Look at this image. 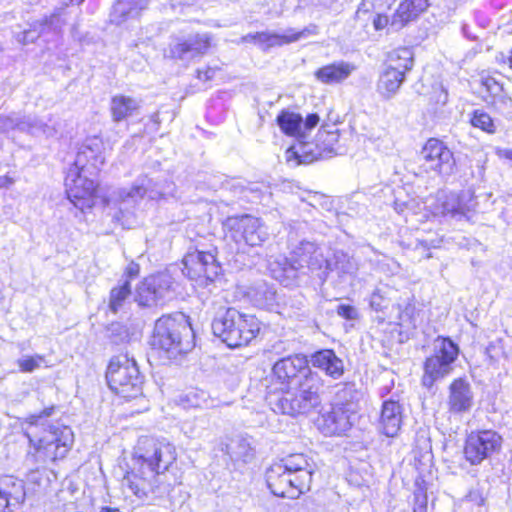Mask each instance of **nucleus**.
<instances>
[{
	"label": "nucleus",
	"instance_id": "nucleus-21",
	"mask_svg": "<svg viewBox=\"0 0 512 512\" xmlns=\"http://www.w3.org/2000/svg\"><path fill=\"white\" fill-rule=\"evenodd\" d=\"M104 144L98 137L87 138L79 147L72 166L89 171V175L96 173L104 164Z\"/></svg>",
	"mask_w": 512,
	"mask_h": 512
},
{
	"label": "nucleus",
	"instance_id": "nucleus-34",
	"mask_svg": "<svg viewBox=\"0 0 512 512\" xmlns=\"http://www.w3.org/2000/svg\"><path fill=\"white\" fill-rule=\"evenodd\" d=\"M413 67V53L408 48H399L389 53L386 68L392 71L406 72Z\"/></svg>",
	"mask_w": 512,
	"mask_h": 512
},
{
	"label": "nucleus",
	"instance_id": "nucleus-18",
	"mask_svg": "<svg viewBox=\"0 0 512 512\" xmlns=\"http://www.w3.org/2000/svg\"><path fill=\"white\" fill-rule=\"evenodd\" d=\"M355 413L340 405L331 406L329 411L322 413L316 421L318 429L326 436L341 435L353 425Z\"/></svg>",
	"mask_w": 512,
	"mask_h": 512
},
{
	"label": "nucleus",
	"instance_id": "nucleus-39",
	"mask_svg": "<svg viewBox=\"0 0 512 512\" xmlns=\"http://www.w3.org/2000/svg\"><path fill=\"white\" fill-rule=\"evenodd\" d=\"M46 25H55L54 20L52 19L50 23L40 22V20L30 23L28 28L16 33V40L23 45L33 43L41 35L46 34Z\"/></svg>",
	"mask_w": 512,
	"mask_h": 512
},
{
	"label": "nucleus",
	"instance_id": "nucleus-10",
	"mask_svg": "<svg viewBox=\"0 0 512 512\" xmlns=\"http://www.w3.org/2000/svg\"><path fill=\"white\" fill-rule=\"evenodd\" d=\"M227 229L226 239L243 242L247 246L262 245L268 239V232L262 221L250 215L229 217L224 223Z\"/></svg>",
	"mask_w": 512,
	"mask_h": 512
},
{
	"label": "nucleus",
	"instance_id": "nucleus-14",
	"mask_svg": "<svg viewBox=\"0 0 512 512\" xmlns=\"http://www.w3.org/2000/svg\"><path fill=\"white\" fill-rule=\"evenodd\" d=\"M273 376L287 390L308 379L311 375H318L312 371L305 356L294 355L278 360L273 366Z\"/></svg>",
	"mask_w": 512,
	"mask_h": 512
},
{
	"label": "nucleus",
	"instance_id": "nucleus-61",
	"mask_svg": "<svg viewBox=\"0 0 512 512\" xmlns=\"http://www.w3.org/2000/svg\"><path fill=\"white\" fill-rule=\"evenodd\" d=\"M101 512H120V510L117 508L105 507L101 510Z\"/></svg>",
	"mask_w": 512,
	"mask_h": 512
},
{
	"label": "nucleus",
	"instance_id": "nucleus-40",
	"mask_svg": "<svg viewBox=\"0 0 512 512\" xmlns=\"http://www.w3.org/2000/svg\"><path fill=\"white\" fill-rule=\"evenodd\" d=\"M315 34H317V26L312 24L300 31H296L292 28L287 29L283 34L271 35L269 39L278 40L277 43L279 44H288Z\"/></svg>",
	"mask_w": 512,
	"mask_h": 512
},
{
	"label": "nucleus",
	"instance_id": "nucleus-42",
	"mask_svg": "<svg viewBox=\"0 0 512 512\" xmlns=\"http://www.w3.org/2000/svg\"><path fill=\"white\" fill-rule=\"evenodd\" d=\"M390 289L387 286L376 288L370 296V307L375 311H383L389 305L388 294Z\"/></svg>",
	"mask_w": 512,
	"mask_h": 512
},
{
	"label": "nucleus",
	"instance_id": "nucleus-37",
	"mask_svg": "<svg viewBox=\"0 0 512 512\" xmlns=\"http://www.w3.org/2000/svg\"><path fill=\"white\" fill-rule=\"evenodd\" d=\"M357 395L358 393L355 388V384L345 383L339 386L333 405H340L343 408H349L351 412L356 414L357 405L355 401L357 399Z\"/></svg>",
	"mask_w": 512,
	"mask_h": 512
},
{
	"label": "nucleus",
	"instance_id": "nucleus-29",
	"mask_svg": "<svg viewBox=\"0 0 512 512\" xmlns=\"http://www.w3.org/2000/svg\"><path fill=\"white\" fill-rule=\"evenodd\" d=\"M149 0H117L110 14V21L120 25L138 17L147 8Z\"/></svg>",
	"mask_w": 512,
	"mask_h": 512
},
{
	"label": "nucleus",
	"instance_id": "nucleus-51",
	"mask_svg": "<svg viewBox=\"0 0 512 512\" xmlns=\"http://www.w3.org/2000/svg\"><path fill=\"white\" fill-rule=\"evenodd\" d=\"M382 385L379 388V395L385 397L394 388V376L391 373H386L381 376Z\"/></svg>",
	"mask_w": 512,
	"mask_h": 512
},
{
	"label": "nucleus",
	"instance_id": "nucleus-28",
	"mask_svg": "<svg viewBox=\"0 0 512 512\" xmlns=\"http://www.w3.org/2000/svg\"><path fill=\"white\" fill-rule=\"evenodd\" d=\"M428 7V0H405L391 17L390 26L394 30L402 29L415 20Z\"/></svg>",
	"mask_w": 512,
	"mask_h": 512
},
{
	"label": "nucleus",
	"instance_id": "nucleus-48",
	"mask_svg": "<svg viewBox=\"0 0 512 512\" xmlns=\"http://www.w3.org/2000/svg\"><path fill=\"white\" fill-rule=\"evenodd\" d=\"M44 357L41 355L28 356L18 359L17 364L21 372H33L38 369Z\"/></svg>",
	"mask_w": 512,
	"mask_h": 512
},
{
	"label": "nucleus",
	"instance_id": "nucleus-63",
	"mask_svg": "<svg viewBox=\"0 0 512 512\" xmlns=\"http://www.w3.org/2000/svg\"><path fill=\"white\" fill-rule=\"evenodd\" d=\"M83 1H84V0H69V2H70L71 4H80V3H82Z\"/></svg>",
	"mask_w": 512,
	"mask_h": 512
},
{
	"label": "nucleus",
	"instance_id": "nucleus-6",
	"mask_svg": "<svg viewBox=\"0 0 512 512\" xmlns=\"http://www.w3.org/2000/svg\"><path fill=\"white\" fill-rule=\"evenodd\" d=\"M193 331L183 314L162 316L154 327V347L167 353L168 358L189 352L193 347Z\"/></svg>",
	"mask_w": 512,
	"mask_h": 512
},
{
	"label": "nucleus",
	"instance_id": "nucleus-23",
	"mask_svg": "<svg viewBox=\"0 0 512 512\" xmlns=\"http://www.w3.org/2000/svg\"><path fill=\"white\" fill-rule=\"evenodd\" d=\"M24 481L13 476L0 478V507L4 512H12L25 501Z\"/></svg>",
	"mask_w": 512,
	"mask_h": 512
},
{
	"label": "nucleus",
	"instance_id": "nucleus-45",
	"mask_svg": "<svg viewBox=\"0 0 512 512\" xmlns=\"http://www.w3.org/2000/svg\"><path fill=\"white\" fill-rule=\"evenodd\" d=\"M480 83L491 96L503 97V85L495 76L489 73H482L480 75Z\"/></svg>",
	"mask_w": 512,
	"mask_h": 512
},
{
	"label": "nucleus",
	"instance_id": "nucleus-44",
	"mask_svg": "<svg viewBox=\"0 0 512 512\" xmlns=\"http://www.w3.org/2000/svg\"><path fill=\"white\" fill-rule=\"evenodd\" d=\"M54 20L55 25H46V33L53 32L59 33L62 30V27L66 24V13L63 8H57L50 16L43 17L40 22L50 23L51 20Z\"/></svg>",
	"mask_w": 512,
	"mask_h": 512
},
{
	"label": "nucleus",
	"instance_id": "nucleus-1",
	"mask_svg": "<svg viewBox=\"0 0 512 512\" xmlns=\"http://www.w3.org/2000/svg\"><path fill=\"white\" fill-rule=\"evenodd\" d=\"M54 407L40 414L30 415L25 423V436L34 451H28L26 461L32 465L45 464L48 460L64 458L72 447L74 435L68 426L48 424L46 417L52 415Z\"/></svg>",
	"mask_w": 512,
	"mask_h": 512
},
{
	"label": "nucleus",
	"instance_id": "nucleus-25",
	"mask_svg": "<svg viewBox=\"0 0 512 512\" xmlns=\"http://www.w3.org/2000/svg\"><path fill=\"white\" fill-rule=\"evenodd\" d=\"M18 129L20 131L28 132L32 135H45L51 137L56 134L55 127L42 123L35 118H25L20 120L15 114L3 115L0 114V130L8 132L9 130Z\"/></svg>",
	"mask_w": 512,
	"mask_h": 512
},
{
	"label": "nucleus",
	"instance_id": "nucleus-49",
	"mask_svg": "<svg viewBox=\"0 0 512 512\" xmlns=\"http://www.w3.org/2000/svg\"><path fill=\"white\" fill-rule=\"evenodd\" d=\"M199 422L203 423V420L185 421L181 428L183 433L189 438L200 437L202 427L198 425Z\"/></svg>",
	"mask_w": 512,
	"mask_h": 512
},
{
	"label": "nucleus",
	"instance_id": "nucleus-58",
	"mask_svg": "<svg viewBox=\"0 0 512 512\" xmlns=\"http://www.w3.org/2000/svg\"><path fill=\"white\" fill-rule=\"evenodd\" d=\"M15 183L14 178L9 175L0 176V189L1 188H9Z\"/></svg>",
	"mask_w": 512,
	"mask_h": 512
},
{
	"label": "nucleus",
	"instance_id": "nucleus-43",
	"mask_svg": "<svg viewBox=\"0 0 512 512\" xmlns=\"http://www.w3.org/2000/svg\"><path fill=\"white\" fill-rule=\"evenodd\" d=\"M206 392L202 390H191L181 397V405L184 408H199L206 406Z\"/></svg>",
	"mask_w": 512,
	"mask_h": 512
},
{
	"label": "nucleus",
	"instance_id": "nucleus-19",
	"mask_svg": "<svg viewBox=\"0 0 512 512\" xmlns=\"http://www.w3.org/2000/svg\"><path fill=\"white\" fill-rule=\"evenodd\" d=\"M211 45L209 34H193L187 37H177L169 46L171 57L180 60H191L204 55Z\"/></svg>",
	"mask_w": 512,
	"mask_h": 512
},
{
	"label": "nucleus",
	"instance_id": "nucleus-33",
	"mask_svg": "<svg viewBox=\"0 0 512 512\" xmlns=\"http://www.w3.org/2000/svg\"><path fill=\"white\" fill-rule=\"evenodd\" d=\"M226 452L233 461L249 462L253 458V448L248 438L236 436L226 444Z\"/></svg>",
	"mask_w": 512,
	"mask_h": 512
},
{
	"label": "nucleus",
	"instance_id": "nucleus-22",
	"mask_svg": "<svg viewBox=\"0 0 512 512\" xmlns=\"http://www.w3.org/2000/svg\"><path fill=\"white\" fill-rule=\"evenodd\" d=\"M474 405V392L465 378L454 379L448 387L447 407L451 414L468 413Z\"/></svg>",
	"mask_w": 512,
	"mask_h": 512
},
{
	"label": "nucleus",
	"instance_id": "nucleus-2",
	"mask_svg": "<svg viewBox=\"0 0 512 512\" xmlns=\"http://www.w3.org/2000/svg\"><path fill=\"white\" fill-rule=\"evenodd\" d=\"M144 452L133 458V464L123 480V488L138 498L153 491L156 475L164 473L176 460L174 445L165 440L146 439Z\"/></svg>",
	"mask_w": 512,
	"mask_h": 512
},
{
	"label": "nucleus",
	"instance_id": "nucleus-54",
	"mask_svg": "<svg viewBox=\"0 0 512 512\" xmlns=\"http://www.w3.org/2000/svg\"><path fill=\"white\" fill-rule=\"evenodd\" d=\"M217 69L212 67H206L204 69H197V78L202 81H209L214 78Z\"/></svg>",
	"mask_w": 512,
	"mask_h": 512
},
{
	"label": "nucleus",
	"instance_id": "nucleus-35",
	"mask_svg": "<svg viewBox=\"0 0 512 512\" xmlns=\"http://www.w3.org/2000/svg\"><path fill=\"white\" fill-rule=\"evenodd\" d=\"M277 123L280 129L287 135L302 136L303 132V118L300 114L282 111L277 116Z\"/></svg>",
	"mask_w": 512,
	"mask_h": 512
},
{
	"label": "nucleus",
	"instance_id": "nucleus-47",
	"mask_svg": "<svg viewBox=\"0 0 512 512\" xmlns=\"http://www.w3.org/2000/svg\"><path fill=\"white\" fill-rule=\"evenodd\" d=\"M394 0H362L358 12L379 11L385 12L389 9Z\"/></svg>",
	"mask_w": 512,
	"mask_h": 512
},
{
	"label": "nucleus",
	"instance_id": "nucleus-50",
	"mask_svg": "<svg viewBox=\"0 0 512 512\" xmlns=\"http://www.w3.org/2000/svg\"><path fill=\"white\" fill-rule=\"evenodd\" d=\"M337 314L347 320H355L359 316L357 309L349 304H340L337 307Z\"/></svg>",
	"mask_w": 512,
	"mask_h": 512
},
{
	"label": "nucleus",
	"instance_id": "nucleus-56",
	"mask_svg": "<svg viewBox=\"0 0 512 512\" xmlns=\"http://www.w3.org/2000/svg\"><path fill=\"white\" fill-rule=\"evenodd\" d=\"M319 116L316 113L309 114L305 122H303V129L305 130H311L313 129L318 123H319Z\"/></svg>",
	"mask_w": 512,
	"mask_h": 512
},
{
	"label": "nucleus",
	"instance_id": "nucleus-13",
	"mask_svg": "<svg viewBox=\"0 0 512 512\" xmlns=\"http://www.w3.org/2000/svg\"><path fill=\"white\" fill-rule=\"evenodd\" d=\"M476 208L474 193L471 190L460 193H443L439 195L432 206L436 216L448 217L455 220L469 218L468 214Z\"/></svg>",
	"mask_w": 512,
	"mask_h": 512
},
{
	"label": "nucleus",
	"instance_id": "nucleus-64",
	"mask_svg": "<svg viewBox=\"0 0 512 512\" xmlns=\"http://www.w3.org/2000/svg\"><path fill=\"white\" fill-rule=\"evenodd\" d=\"M425 509H426V505L425 504L420 506L421 512H425Z\"/></svg>",
	"mask_w": 512,
	"mask_h": 512
},
{
	"label": "nucleus",
	"instance_id": "nucleus-55",
	"mask_svg": "<svg viewBox=\"0 0 512 512\" xmlns=\"http://www.w3.org/2000/svg\"><path fill=\"white\" fill-rule=\"evenodd\" d=\"M139 274V265L131 262L128 264V266L125 269V280H128L130 282V279L136 278Z\"/></svg>",
	"mask_w": 512,
	"mask_h": 512
},
{
	"label": "nucleus",
	"instance_id": "nucleus-8",
	"mask_svg": "<svg viewBox=\"0 0 512 512\" xmlns=\"http://www.w3.org/2000/svg\"><path fill=\"white\" fill-rule=\"evenodd\" d=\"M109 388L120 397L129 400L142 394V377L136 361L127 354L111 358L106 371Z\"/></svg>",
	"mask_w": 512,
	"mask_h": 512
},
{
	"label": "nucleus",
	"instance_id": "nucleus-41",
	"mask_svg": "<svg viewBox=\"0 0 512 512\" xmlns=\"http://www.w3.org/2000/svg\"><path fill=\"white\" fill-rule=\"evenodd\" d=\"M471 124L487 133H494L496 131L495 124L488 113L483 110H475L471 120Z\"/></svg>",
	"mask_w": 512,
	"mask_h": 512
},
{
	"label": "nucleus",
	"instance_id": "nucleus-59",
	"mask_svg": "<svg viewBox=\"0 0 512 512\" xmlns=\"http://www.w3.org/2000/svg\"><path fill=\"white\" fill-rule=\"evenodd\" d=\"M248 192H258V187L257 186H252V187H246V188L242 189V193L244 194L245 197L248 196L247 195Z\"/></svg>",
	"mask_w": 512,
	"mask_h": 512
},
{
	"label": "nucleus",
	"instance_id": "nucleus-7",
	"mask_svg": "<svg viewBox=\"0 0 512 512\" xmlns=\"http://www.w3.org/2000/svg\"><path fill=\"white\" fill-rule=\"evenodd\" d=\"M323 379L319 375H311L308 379L286 392L274 403V411L290 416L308 414L321 404Z\"/></svg>",
	"mask_w": 512,
	"mask_h": 512
},
{
	"label": "nucleus",
	"instance_id": "nucleus-12",
	"mask_svg": "<svg viewBox=\"0 0 512 512\" xmlns=\"http://www.w3.org/2000/svg\"><path fill=\"white\" fill-rule=\"evenodd\" d=\"M87 174L89 171L71 166L65 178L66 193L75 207L84 211L94 205L97 185Z\"/></svg>",
	"mask_w": 512,
	"mask_h": 512
},
{
	"label": "nucleus",
	"instance_id": "nucleus-15",
	"mask_svg": "<svg viewBox=\"0 0 512 512\" xmlns=\"http://www.w3.org/2000/svg\"><path fill=\"white\" fill-rule=\"evenodd\" d=\"M420 156L426 168L442 178H448L456 171L454 154L441 140L430 138L422 148Z\"/></svg>",
	"mask_w": 512,
	"mask_h": 512
},
{
	"label": "nucleus",
	"instance_id": "nucleus-11",
	"mask_svg": "<svg viewBox=\"0 0 512 512\" xmlns=\"http://www.w3.org/2000/svg\"><path fill=\"white\" fill-rule=\"evenodd\" d=\"M172 285V277L166 273L146 277L137 285L134 301L146 308L162 305L172 297Z\"/></svg>",
	"mask_w": 512,
	"mask_h": 512
},
{
	"label": "nucleus",
	"instance_id": "nucleus-5",
	"mask_svg": "<svg viewBox=\"0 0 512 512\" xmlns=\"http://www.w3.org/2000/svg\"><path fill=\"white\" fill-rule=\"evenodd\" d=\"M213 334L230 348L249 344L261 330V322L253 315L228 308L212 321Z\"/></svg>",
	"mask_w": 512,
	"mask_h": 512
},
{
	"label": "nucleus",
	"instance_id": "nucleus-9",
	"mask_svg": "<svg viewBox=\"0 0 512 512\" xmlns=\"http://www.w3.org/2000/svg\"><path fill=\"white\" fill-rule=\"evenodd\" d=\"M433 352L426 358L423 366L422 385L428 389L451 374L453 363L459 354V347L449 338L438 337L434 341Z\"/></svg>",
	"mask_w": 512,
	"mask_h": 512
},
{
	"label": "nucleus",
	"instance_id": "nucleus-27",
	"mask_svg": "<svg viewBox=\"0 0 512 512\" xmlns=\"http://www.w3.org/2000/svg\"><path fill=\"white\" fill-rule=\"evenodd\" d=\"M313 367L320 369L327 376L339 379L344 373V363L331 349H322L311 356Z\"/></svg>",
	"mask_w": 512,
	"mask_h": 512
},
{
	"label": "nucleus",
	"instance_id": "nucleus-60",
	"mask_svg": "<svg viewBox=\"0 0 512 512\" xmlns=\"http://www.w3.org/2000/svg\"><path fill=\"white\" fill-rule=\"evenodd\" d=\"M326 137L329 138L328 139L329 142H332V141L336 140L337 135L335 133H326Z\"/></svg>",
	"mask_w": 512,
	"mask_h": 512
},
{
	"label": "nucleus",
	"instance_id": "nucleus-20",
	"mask_svg": "<svg viewBox=\"0 0 512 512\" xmlns=\"http://www.w3.org/2000/svg\"><path fill=\"white\" fill-rule=\"evenodd\" d=\"M183 271L192 279L205 278L213 281L219 273V265L211 252L195 251L188 253L183 260Z\"/></svg>",
	"mask_w": 512,
	"mask_h": 512
},
{
	"label": "nucleus",
	"instance_id": "nucleus-53",
	"mask_svg": "<svg viewBox=\"0 0 512 512\" xmlns=\"http://www.w3.org/2000/svg\"><path fill=\"white\" fill-rule=\"evenodd\" d=\"M376 15L373 19V26L375 30H382L388 24H390L391 19L389 20L387 15H384V12L375 11Z\"/></svg>",
	"mask_w": 512,
	"mask_h": 512
},
{
	"label": "nucleus",
	"instance_id": "nucleus-31",
	"mask_svg": "<svg viewBox=\"0 0 512 512\" xmlns=\"http://www.w3.org/2000/svg\"><path fill=\"white\" fill-rule=\"evenodd\" d=\"M141 101L126 95H115L110 101V113L114 122H121L138 112Z\"/></svg>",
	"mask_w": 512,
	"mask_h": 512
},
{
	"label": "nucleus",
	"instance_id": "nucleus-57",
	"mask_svg": "<svg viewBox=\"0 0 512 512\" xmlns=\"http://www.w3.org/2000/svg\"><path fill=\"white\" fill-rule=\"evenodd\" d=\"M440 243V240H428V239H421L417 240V244L415 246L416 249L422 248L423 250L429 249L431 247H438Z\"/></svg>",
	"mask_w": 512,
	"mask_h": 512
},
{
	"label": "nucleus",
	"instance_id": "nucleus-17",
	"mask_svg": "<svg viewBox=\"0 0 512 512\" xmlns=\"http://www.w3.org/2000/svg\"><path fill=\"white\" fill-rule=\"evenodd\" d=\"M174 184L169 181L160 183L154 181L147 176L139 177L134 185L129 189H120L117 192L120 202L127 205H134L144 196L150 199H158L161 197L173 195Z\"/></svg>",
	"mask_w": 512,
	"mask_h": 512
},
{
	"label": "nucleus",
	"instance_id": "nucleus-32",
	"mask_svg": "<svg viewBox=\"0 0 512 512\" xmlns=\"http://www.w3.org/2000/svg\"><path fill=\"white\" fill-rule=\"evenodd\" d=\"M405 76L402 72L392 71L387 68L382 72L377 83V91L386 99L392 98L403 81Z\"/></svg>",
	"mask_w": 512,
	"mask_h": 512
},
{
	"label": "nucleus",
	"instance_id": "nucleus-4",
	"mask_svg": "<svg viewBox=\"0 0 512 512\" xmlns=\"http://www.w3.org/2000/svg\"><path fill=\"white\" fill-rule=\"evenodd\" d=\"M330 255V249L324 246L310 241H301L292 251L290 259L283 257L271 263V266H277L272 268V272L275 278L285 281L297 277L298 272L305 274V270H308L325 281L333 271Z\"/></svg>",
	"mask_w": 512,
	"mask_h": 512
},
{
	"label": "nucleus",
	"instance_id": "nucleus-62",
	"mask_svg": "<svg viewBox=\"0 0 512 512\" xmlns=\"http://www.w3.org/2000/svg\"><path fill=\"white\" fill-rule=\"evenodd\" d=\"M504 156L508 159H511L512 160V150H506L504 152Z\"/></svg>",
	"mask_w": 512,
	"mask_h": 512
},
{
	"label": "nucleus",
	"instance_id": "nucleus-38",
	"mask_svg": "<svg viewBox=\"0 0 512 512\" xmlns=\"http://www.w3.org/2000/svg\"><path fill=\"white\" fill-rule=\"evenodd\" d=\"M131 295L130 283L128 280L120 281L117 287L110 291L108 307L113 313H117L124 306L127 298Z\"/></svg>",
	"mask_w": 512,
	"mask_h": 512
},
{
	"label": "nucleus",
	"instance_id": "nucleus-3",
	"mask_svg": "<svg viewBox=\"0 0 512 512\" xmlns=\"http://www.w3.org/2000/svg\"><path fill=\"white\" fill-rule=\"evenodd\" d=\"M314 471L306 455L291 454L267 469L266 482L274 495L293 499L310 489Z\"/></svg>",
	"mask_w": 512,
	"mask_h": 512
},
{
	"label": "nucleus",
	"instance_id": "nucleus-16",
	"mask_svg": "<svg viewBox=\"0 0 512 512\" xmlns=\"http://www.w3.org/2000/svg\"><path fill=\"white\" fill-rule=\"evenodd\" d=\"M502 437L493 430L471 432L466 439L464 455L472 465H478L500 450Z\"/></svg>",
	"mask_w": 512,
	"mask_h": 512
},
{
	"label": "nucleus",
	"instance_id": "nucleus-24",
	"mask_svg": "<svg viewBox=\"0 0 512 512\" xmlns=\"http://www.w3.org/2000/svg\"><path fill=\"white\" fill-rule=\"evenodd\" d=\"M246 297L255 307L268 310L278 307L281 299L276 286L265 280L251 284L246 291Z\"/></svg>",
	"mask_w": 512,
	"mask_h": 512
},
{
	"label": "nucleus",
	"instance_id": "nucleus-36",
	"mask_svg": "<svg viewBox=\"0 0 512 512\" xmlns=\"http://www.w3.org/2000/svg\"><path fill=\"white\" fill-rule=\"evenodd\" d=\"M330 259L332 260L333 271L339 275L353 274L358 269L356 260L341 250L331 252Z\"/></svg>",
	"mask_w": 512,
	"mask_h": 512
},
{
	"label": "nucleus",
	"instance_id": "nucleus-26",
	"mask_svg": "<svg viewBox=\"0 0 512 512\" xmlns=\"http://www.w3.org/2000/svg\"><path fill=\"white\" fill-rule=\"evenodd\" d=\"M403 422V407L398 400L383 401L379 418V429L387 437H395Z\"/></svg>",
	"mask_w": 512,
	"mask_h": 512
},
{
	"label": "nucleus",
	"instance_id": "nucleus-52",
	"mask_svg": "<svg viewBox=\"0 0 512 512\" xmlns=\"http://www.w3.org/2000/svg\"><path fill=\"white\" fill-rule=\"evenodd\" d=\"M413 313H414V307L412 305H407L399 315V320L401 325L406 326H414V320H413Z\"/></svg>",
	"mask_w": 512,
	"mask_h": 512
},
{
	"label": "nucleus",
	"instance_id": "nucleus-46",
	"mask_svg": "<svg viewBox=\"0 0 512 512\" xmlns=\"http://www.w3.org/2000/svg\"><path fill=\"white\" fill-rule=\"evenodd\" d=\"M313 146L314 145L312 143H302L300 144L298 150L292 153L295 157L299 158V163L312 162L323 157L321 152L313 151Z\"/></svg>",
	"mask_w": 512,
	"mask_h": 512
},
{
	"label": "nucleus",
	"instance_id": "nucleus-30",
	"mask_svg": "<svg viewBox=\"0 0 512 512\" xmlns=\"http://www.w3.org/2000/svg\"><path fill=\"white\" fill-rule=\"evenodd\" d=\"M355 69V65L339 61L319 68L314 75L324 84H336L346 80Z\"/></svg>",
	"mask_w": 512,
	"mask_h": 512
}]
</instances>
